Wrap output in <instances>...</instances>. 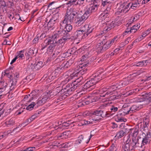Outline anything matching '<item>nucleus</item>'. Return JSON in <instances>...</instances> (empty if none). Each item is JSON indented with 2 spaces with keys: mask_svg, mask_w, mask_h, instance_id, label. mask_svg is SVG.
I'll use <instances>...</instances> for the list:
<instances>
[{
  "mask_svg": "<svg viewBox=\"0 0 151 151\" xmlns=\"http://www.w3.org/2000/svg\"><path fill=\"white\" fill-rule=\"evenodd\" d=\"M40 91L37 90L35 89L30 93V98L29 100V101L30 102L33 99L36 98L40 95Z\"/></svg>",
  "mask_w": 151,
  "mask_h": 151,
  "instance_id": "17",
  "label": "nucleus"
},
{
  "mask_svg": "<svg viewBox=\"0 0 151 151\" xmlns=\"http://www.w3.org/2000/svg\"><path fill=\"white\" fill-rule=\"evenodd\" d=\"M24 50H21L19 52V54L18 55L19 57L22 58L24 57V55L23 53L24 52Z\"/></svg>",
  "mask_w": 151,
  "mask_h": 151,
  "instance_id": "59",
  "label": "nucleus"
},
{
  "mask_svg": "<svg viewBox=\"0 0 151 151\" xmlns=\"http://www.w3.org/2000/svg\"><path fill=\"white\" fill-rule=\"evenodd\" d=\"M91 122L90 121H86V120H83L80 123V125H86L90 124Z\"/></svg>",
  "mask_w": 151,
  "mask_h": 151,
  "instance_id": "50",
  "label": "nucleus"
},
{
  "mask_svg": "<svg viewBox=\"0 0 151 151\" xmlns=\"http://www.w3.org/2000/svg\"><path fill=\"white\" fill-rule=\"evenodd\" d=\"M88 64L85 62L77 66V68L79 69V74L83 75L86 72L87 69L86 68V67L88 66Z\"/></svg>",
  "mask_w": 151,
  "mask_h": 151,
  "instance_id": "13",
  "label": "nucleus"
},
{
  "mask_svg": "<svg viewBox=\"0 0 151 151\" xmlns=\"http://www.w3.org/2000/svg\"><path fill=\"white\" fill-rule=\"evenodd\" d=\"M69 135L68 132H65L61 134H58V138L59 139L67 138Z\"/></svg>",
  "mask_w": 151,
  "mask_h": 151,
  "instance_id": "30",
  "label": "nucleus"
},
{
  "mask_svg": "<svg viewBox=\"0 0 151 151\" xmlns=\"http://www.w3.org/2000/svg\"><path fill=\"white\" fill-rule=\"evenodd\" d=\"M130 34V28H128L125 30L124 32L123 33L122 35L123 37H124V36L127 35V34Z\"/></svg>",
  "mask_w": 151,
  "mask_h": 151,
  "instance_id": "51",
  "label": "nucleus"
},
{
  "mask_svg": "<svg viewBox=\"0 0 151 151\" xmlns=\"http://www.w3.org/2000/svg\"><path fill=\"white\" fill-rule=\"evenodd\" d=\"M104 44V41L101 42H100L98 43L96 45V49L98 50L99 52H103V44Z\"/></svg>",
  "mask_w": 151,
  "mask_h": 151,
  "instance_id": "36",
  "label": "nucleus"
},
{
  "mask_svg": "<svg viewBox=\"0 0 151 151\" xmlns=\"http://www.w3.org/2000/svg\"><path fill=\"white\" fill-rule=\"evenodd\" d=\"M71 124V122H70V121H67L66 122H64L62 124V126L63 127H67L69 126V125L70 124Z\"/></svg>",
  "mask_w": 151,
  "mask_h": 151,
  "instance_id": "54",
  "label": "nucleus"
},
{
  "mask_svg": "<svg viewBox=\"0 0 151 151\" xmlns=\"http://www.w3.org/2000/svg\"><path fill=\"white\" fill-rule=\"evenodd\" d=\"M62 142H58V143H56V144H53L52 145V146L50 148H53L55 146L58 147L60 148H66L68 147L69 145L68 142H65L64 143H62Z\"/></svg>",
  "mask_w": 151,
  "mask_h": 151,
  "instance_id": "24",
  "label": "nucleus"
},
{
  "mask_svg": "<svg viewBox=\"0 0 151 151\" xmlns=\"http://www.w3.org/2000/svg\"><path fill=\"white\" fill-rule=\"evenodd\" d=\"M98 6V5H96L90 7L87 9L82 15L77 11V14L75 16L74 22L75 25L79 27L82 24L91 14L97 10Z\"/></svg>",
  "mask_w": 151,
  "mask_h": 151,
  "instance_id": "1",
  "label": "nucleus"
},
{
  "mask_svg": "<svg viewBox=\"0 0 151 151\" xmlns=\"http://www.w3.org/2000/svg\"><path fill=\"white\" fill-rule=\"evenodd\" d=\"M149 119L145 118L143 122H139L137 126H135V128L130 129L131 132H133L132 137V142L136 141L137 135L138 134L139 131H141L143 135H145L148 132Z\"/></svg>",
  "mask_w": 151,
  "mask_h": 151,
  "instance_id": "2",
  "label": "nucleus"
},
{
  "mask_svg": "<svg viewBox=\"0 0 151 151\" xmlns=\"http://www.w3.org/2000/svg\"><path fill=\"white\" fill-rule=\"evenodd\" d=\"M131 9V7L130 3L125 2L122 4L120 6L119 12L122 13H126Z\"/></svg>",
  "mask_w": 151,
  "mask_h": 151,
  "instance_id": "10",
  "label": "nucleus"
},
{
  "mask_svg": "<svg viewBox=\"0 0 151 151\" xmlns=\"http://www.w3.org/2000/svg\"><path fill=\"white\" fill-rule=\"evenodd\" d=\"M120 96H117L115 95H112L110 96L109 99L111 100H114L119 98Z\"/></svg>",
  "mask_w": 151,
  "mask_h": 151,
  "instance_id": "52",
  "label": "nucleus"
},
{
  "mask_svg": "<svg viewBox=\"0 0 151 151\" xmlns=\"http://www.w3.org/2000/svg\"><path fill=\"white\" fill-rule=\"evenodd\" d=\"M106 88H104L100 89L99 93L101 94L100 96L103 97L107 95H105V93L106 92Z\"/></svg>",
  "mask_w": 151,
  "mask_h": 151,
  "instance_id": "43",
  "label": "nucleus"
},
{
  "mask_svg": "<svg viewBox=\"0 0 151 151\" xmlns=\"http://www.w3.org/2000/svg\"><path fill=\"white\" fill-rule=\"evenodd\" d=\"M126 105H124L123 106V108L121 111L119 112L120 113H122V115H125L126 114H129L130 113V109L129 106H127L126 107Z\"/></svg>",
  "mask_w": 151,
  "mask_h": 151,
  "instance_id": "25",
  "label": "nucleus"
},
{
  "mask_svg": "<svg viewBox=\"0 0 151 151\" xmlns=\"http://www.w3.org/2000/svg\"><path fill=\"white\" fill-rule=\"evenodd\" d=\"M7 7L9 8H12V6H14V3L10 1H9L7 3Z\"/></svg>",
  "mask_w": 151,
  "mask_h": 151,
  "instance_id": "63",
  "label": "nucleus"
},
{
  "mask_svg": "<svg viewBox=\"0 0 151 151\" xmlns=\"http://www.w3.org/2000/svg\"><path fill=\"white\" fill-rule=\"evenodd\" d=\"M140 62L142 67L146 66L148 64L151 63V60H143Z\"/></svg>",
  "mask_w": 151,
  "mask_h": 151,
  "instance_id": "45",
  "label": "nucleus"
},
{
  "mask_svg": "<svg viewBox=\"0 0 151 151\" xmlns=\"http://www.w3.org/2000/svg\"><path fill=\"white\" fill-rule=\"evenodd\" d=\"M136 90V89H134L128 91L127 93V95L128 96H130L133 94L135 93V91Z\"/></svg>",
  "mask_w": 151,
  "mask_h": 151,
  "instance_id": "60",
  "label": "nucleus"
},
{
  "mask_svg": "<svg viewBox=\"0 0 151 151\" xmlns=\"http://www.w3.org/2000/svg\"><path fill=\"white\" fill-rule=\"evenodd\" d=\"M45 103L42 98H40L37 100V103H35L36 106V107H38L39 106L42 105Z\"/></svg>",
  "mask_w": 151,
  "mask_h": 151,
  "instance_id": "44",
  "label": "nucleus"
},
{
  "mask_svg": "<svg viewBox=\"0 0 151 151\" xmlns=\"http://www.w3.org/2000/svg\"><path fill=\"white\" fill-rule=\"evenodd\" d=\"M138 106L136 105H133L131 107H129L130 109V113H133L137 111H138L140 109Z\"/></svg>",
  "mask_w": 151,
  "mask_h": 151,
  "instance_id": "38",
  "label": "nucleus"
},
{
  "mask_svg": "<svg viewBox=\"0 0 151 151\" xmlns=\"http://www.w3.org/2000/svg\"><path fill=\"white\" fill-rule=\"evenodd\" d=\"M34 53L33 50H30L29 52L27 53L26 52L25 53L26 56L28 55L30 56L32 55V54Z\"/></svg>",
  "mask_w": 151,
  "mask_h": 151,
  "instance_id": "64",
  "label": "nucleus"
},
{
  "mask_svg": "<svg viewBox=\"0 0 151 151\" xmlns=\"http://www.w3.org/2000/svg\"><path fill=\"white\" fill-rule=\"evenodd\" d=\"M93 29V27L91 26L90 24H86L82 27L81 30L84 34H87V37H88L90 34L92 32Z\"/></svg>",
  "mask_w": 151,
  "mask_h": 151,
  "instance_id": "12",
  "label": "nucleus"
},
{
  "mask_svg": "<svg viewBox=\"0 0 151 151\" xmlns=\"http://www.w3.org/2000/svg\"><path fill=\"white\" fill-rule=\"evenodd\" d=\"M122 113H119L117 114L115 117V120L117 122H126L127 120L126 119L123 118L122 116Z\"/></svg>",
  "mask_w": 151,
  "mask_h": 151,
  "instance_id": "26",
  "label": "nucleus"
},
{
  "mask_svg": "<svg viewBox=\"0 0 151 151\" xmlns=\"http://www.w3.org/2000/svg\"><path fill=\"white\" fill-rule=\"evenodd\" d=\"M107 16L108 14L103 12L100 15L99 17L100 18H102V20H103L105 19Z\"/></svg>",
  "mask_w": 151,
  "mask_h": 151,
  "instance_id": "53",
  "label": "nucleus"
},
{
  "mask_svg": "<svg viewBox=\"0 0 151 151\" xmlns=\"http://www.w3.org/2000/svg\"><path fill=\"white\" fill-rule=\"evenodd\" d=\"M58 39L57 37L55 36V35L54 34L51 37H49L46 40H45L44 42L46 45L45 46H42V48L41 50H43L46 47L47 45L53 44L56 45L57 44V41Z\"/></svg>",
  "mask_w": 151,
  "mask_h": 151,
  "instance_id": "9",
  "label": "nucleus"
},
{
  "mask_svg": "<svg viewBox=\"0 0 151 151\" xmlns=\"http://www.w3.org/2000/svg\"><path fill=\"white\" fill-rule=\"evenodd\" d=\"M39 112L37 113H36L33 115L29 119L26 120L25 122V123H27V124H28L34 120L38 116V115L39 114Z\"/></svg>",
  "mask_w": 151,
  "mask_h": 151,
  "instance_id": "33",
  "label": "nucleus"
},
{
  "mask_svg": "<svg viewBox=\"0 0 151 151\" xmlns=\"http://www.w3.org/2000/svg\"><path fill=\"white\" fill-rule=\"evenodd\" d=\"M82 79L83 77H80L72 83H69L67 84V87H66V91H68V93L73 94L74 91L82 84L83 82Z\"/></svg>",
  "mask_w": 151,
  "mask_h": 151,
  "instance_id": "5",
  "label": "nucleus"
},
{
  "mask_svg": "<svg viewBox=\"0 0 151 151\" xmlns=\"http://www.w3.org/2000/svg\"><path fill=\"white\" fill-rule=\"evenodd\" d=\"M78 70L77 68H76V69H73L72 70V73L70 74V76H68L71 79H72L73 77L77 76L79 74Z\"/></svg>",
  "mask_w": 151,
  "mask_h": 151,
  "instance_id": "29",
  "label": "nucleus"
},
{
  "mask_svg": "<svg viewBox=\"0 0 151 151\" xmlns=\"http://www.w3.org/2000/svg\"><path fill=\"white\" fill-rule=\"evenodd\" d=\"M67 86V84L65 86H62L61 87L60 86H58L56 87L55 89L54 90L53 92H52L53 94L54 92L58 93V95L60 94L61 96L60 97V98L62 97L65 98L66 96H67L70 95L72 94V93H68V91L67 90L66 87ZM57 94V93H55Z\"/></svg>",
  "mask_w": 151,
  "mask_h": 151,
  "instance_id": "6",
  "label": "nucleus"
},
{
  "mask_svg": "<svg viewBox=\"0 0 151 151\" xmlns=\"http://www.w3.org/2000/svg\"><path fill=\"white\" fill-rule=\"evenodd\" d=\"M100 1L101 0H93V4L91 6L93 5H98V6H97L98 9V7L99 6V3H100Z\"/></svg>",
  "mask_w": 151,
  "mask_h": 151,
  "instance_id": "55",
  "label": "nucleus"
},
{
  "mask_svg": "<svg viewBox=\"0 0 151 151\" xmlns=\"http://www.w3.org/2000/svg\"><path fill=\"white\" fill-rule=\"evenodd\" d=\"M122 23V22L120 20H119L116 22H108L106 23H104L103 24V32L107 33L109 31L114 28L115 26H118L121 25Z\"/></svg>",
  "mask_w": 151,
  "mask_h": 151,
  "instance_id": "7",
  "label": "nucleus"
},
{
  "mask_svg": "<svg viewBox=\"0 0 151 151\" xmlns=\"http://www.w3.org/2000/svg\"><path fill=\"white\" fill-rule=\"evenodd\" d=\"M61 27H60L59 30H56L55 33L54 34L55 36L57 37L58 39L60 37H62L65 36H68L69 35L68 33H67V32H66L65 30H64L63 28H61Z\"/></svg>",
  "mask_w": 151,
  "mask_h": 151,
  "instance_id": "15",
  "label": "nucleus"
},
{
  "mask_svg": "<svg viewBox=\"0 0 151 151\" xmlns=\"http://www.w3.org/2000/svg\"><path fill=\"white\" fill-rule=\"evenodd\" d=\"M118 110V108L114 106H111L109 109V112L111 114H114L115 112L117 111Z\"/></svg>",
  "mask_w": 151,
  "mask_h": 151,
  "instance_id": "40",
  "label": "nucleus"
},
{
  "mask_svg": "<svg viewBox=\"0 0 151 151\" xmlns=\"http://www.w3.org/2000/svg\"><path fill=\"white\" fill-rule=\"evenodd\" d=\"M125 134L126 132L125 129L121 130L117 133L115 137V139H116L117 138H120Z\"/></svg>",
  "mask_w": 151,
  "mask_h": 151,
  "instance_id": "34",
  "label": "nucleus"
},
{
  "mask_svg": "<svg viewBox=\"0 0 151 151\" xmlns=\"http://www.w3.org/2000/svg\"><path fill=\"white\" fill-rule=\"evenodd\" d=\"M143 96L145 100L148 101L149 102L151 101V92L146 93L145 95H143Z\"/></svg>",
  "mask_w": 151,
  "mask_h": 151,
  "instance_id": "41",
  "label": "nucleus"
},
{
  "mask_svg": "<svg viewBox=\"0 0 151 151\" xmlns=\"http://www.w3.org/2000/svg\"><path fill=\"white\" fill-rule=\"evenodd\" d=\"M142 98H144L143 95L142 96H139L138 97L135 98L134 99L136 102H140L144 101Z\"/></svg>",
  "mask_w": 151,
  "mask_h": 151,
  "instance_id": "47",
  "label": "nucleus"
},
{
  "mask_svg": "<svg viewBox=\"0 0 151 151\" xmlns=\"http://www.w3.org/2000/svg\"><path fill=\"white\" fill-rule=\"evenodd\" d=\"M145 136L144 135L142 134V137L138 136L137 138H136V141L137 140V142L139 141H142V142H144V141H146L147 142H148V141H150V139L151 138V134L150 132H148L145 135Z\"/></svg>",
  "mask_w": 151,
  "mask_h": 151,
  "instance_id": "16",
  "label": "nucleus"
},
{
  "mask_svg": "<svg viewBox=\"0 0 151 151\" xmlns=\"http://www.w3.org/2000/svg\"><path fill=\"white\" fill-rule=\"evenodd\" d=\"M55 46V45L53 44L50 45L47 49V53L50 54V52L52 53L53 52Z\"/></svg>",
  "mask_w": 151,
  "mask_h": 151,
  "instance_id": "42",
  "label": "nucleus"
},
{
  "mask_svg": "<svg viewBox=\"0 0 151 151\" xmlns=\"http://www.w3.org/2000/svg\"><path fill=\"white\" fill-rule=\"evenodd\" d=\"M140 16L138 14H136L131 18L130 20H132L133 22H135L139 18Z\"/></svg>",
  "mask_w": 151,
  "mask_h": 151,
  "instance_id": "48",
  "label": "nucleus"
},
{
  "mask_svg": "<svg viewBox=\"0 0 151 151\" xmlns=\"http://www.w3.org/2000/svg\"><path fill=\"white\" fill-rule=\"evenodd\" d=\"M95 101L93 96H88L87 98H86V100L84 103L86 104H88L89 103Z\"/></svg>",
  "mask_w": 151,
  "mask_h": 151,
  "instance_id": "32",
  "label": "nucleus"
},
{
  "mask_svg": "<svg viewBox=\"0 0 151 151\" xmlns=\"http://www.w3.org/2000/svg\"><path fill=\"white\" fill-rule=\"evenodd\" d=\"M140 27V24H137L134 25L132 27L130 28V33H135L139 29Z\"/></svg>",
  "mask_w": 151,
  "mask_h": 151,
  "instance_id": "31",
  "label": "nucleus"
},
{
  "mask_svg": "<svg viewBox=\"0 0 151 151\" xmlns=\"http://www.w3.org/2000/svg\"><path fill=\"white\" fill-rule=\"evenodd\" d=\"M65 24L63 25H62L61 22L60 23V26L61 27L63 28L64 27V30H66V32H67V33L68 32H70L73 29V27L72 25L70 24L69 23H64Z\"/></svg>",
  "mask_w": 151,
  "mask_h": 151,
  "instance_id": "23",
  "label": "nucleus"
},
{
  "mask_svg": "<svg viewBox=\"0 0 151 151\" xmlns=\"http://www.w3.org/2000/svg\"><path fill=\"white\" fill-rule=\"evenodd\" d=\"M92 119L94 121H98L108 115L106 112L104 113L102 110H96L93 113Z\"/></svg>",
  "mask_w": 151,
  "mask_h": 151,
  "instance_id": "8",
  "label": "nucleus"
},
{
  "mask_svg": "<svg viewBox=\"0 0 151 151\" xmlns=\"http://www.w3.org/2000/svg\"><path fill=\"white\" fill-rule=\"evenodd\" d=\"M117 37L116 36L113 38L111 40H109L108 41L105 42V41L104 40V44H103V52L106 50L109 49L110 47L113 45L115 42H116L117 40Z\"/></svg>",
  "mask_w": 151,
  "mask_h": 151,
  "instance_id": "11",
  "label": "nucleus"
},
{
  "mask_svg": "<svg viewBox=\"0 0 151 151\" xmlns=\"http://www.w3.org/2000/svg\"><path fill=\"white\" fill-rule=\"evenodd\" d=\"M69 36H65L59 39L57 41V44H64L68 40H69Z\"/></svg>",
  "mask_w": 151,
  "mask_h": 151,
  "instance_id": "28",
  "label": "nucleus"
},
{
  "mask_svg": "<svg viewBox=\"0 0 151 151\" xmlns=\"http://www.w3.org/2000/svg\"><path fill=\"white\" fill-rule=\"evenodd\" d=\"M70 80V78L68 77L66 78L65 79L62 81L60 83V84H59V85L60 84L61 85H62V86H65V85H64L67 83ZM66 85H65L66 86Z\"/></svg>",
  "mask_w": 151,
  "mask_h": 151,
  "instance_id": "49",
  "label": "nucleus"
},
{
  "mask_svg": "<svg viewBox=\"0 0 151 151\" xmlns=\"http://www.w3.org/2000/svg\"><path fill=\"white\" fill-rule=\"evenodd\" d=\"M7 137L6 134L5 133L0 134V140H3L5 139Z\"/></svg>",
  "mask_w": 151,
  "mask_h": 151,
  "instance_id": "58",
  "label": "nucleus"
},
{
  "mask_svg": "<svg viewBox=\"0 0 151 151\" xmlns=\"http://www.w3.org/2000/svg\"><path fill=\"white\" fill-rule=\"evenodd\" d=\"M106 88V89L107 92L105 93V95H108L113 94L114 92L116 89L117 87L115 86L112 85L107 86Z\"/></svg>",
  "mask_w": 151,
  "mask_h": 151,
  "instance_id": "21",
  "label": "nucleus"
},
{
  "mask_svg": "<svg viewBox=\"0 0 151 151\" xmlns=\"http://www.w3.org/2000/svg\"><path fill=\"white\" fill-rule=\"evenodd\" d=\"M0 5L1 8H2V7H7V4L4 1L0 2Z\"/></svg>",
  "mask_w": 151,
  "mask_h": 151,
  "instance_id": "61",
  "label": "nucleus"
},
{
  "mask_svg": "<svg viewBox=\"0 0 151 151\" xmlns=\"http://www.w3.org/2000/svg\"><path fill=\"white\" fill-rule=\"evenodd\" d=\"M43 63L42 61H38L35 63V65L33 68H35V70H38L43 66Z\"/></svg>",
  "mask_w": 151,
  "mask_h": 151,
  "instance_id": "35",
  "label": "nucleus"
},
{
  "mask_svg": "<svg viewBox=\"0 0 151 151\" xmlns=\"http://www.w3.org/2000/svg\"><path fill=\"white\" fill-rule=\"evenodd\" d=\"M35 148L34 147H31L28 148H27L26 149H25L23 151H33L35 150Z\"/></svg>",
  "mask_w": 151,
  "mask_h": 151,
  "instance_id": "62",
  "label": "nucleus"
},
{
  "mask_svg": "<svg viewBox=\"0 0 151 151\" xmlns=\"http://www.w3.org/2000/svg\"><path fill=\"white\" fill-rule=\"evenodd\" d=\"M136 142H126V143L123 146L124 151H130L132 150L134 147L135 145L137 143Z\"/></svg>",
  "mask_w": 151,
  "mask_h": 151,
  "instance_id": "14",
  "label": "nucleus"
},
{
  "mask_svg": "<svg viewBox=\"0 0 151 151\" xmlns=\"http://www.w3.org/2000/svg\"><path fill=\"white\" fill-rule=\"evenodd\" d=\"M98 73L94 74L91 78L84 85L83 88L85 90L89 91L93 89L95 87V85L99 81L102 80L101 74Z\"/></svg>",
  "mask_w": 151,
  "mask_h": 151,
  "instance_id": "3",
  "label": "nucleus"
},
{
  "mask_svg": "<svg viewBox=\"0 0 151 151\" xmlns=\"http://www.w3.org/2000/svg\"><path fill=\"white\" fill-rule=\"evenodd\" d=\"M38 35H37L34 38V39L33 40L32 42L33 43L37 44L38 43L39 40V36H38Z\"/></svg>",
  "mask_w": 151,
  "mask_h": 151,
  "instance_id": "57",
  "label": "nucleus"
},
{
  "mask_svg": "<svg viewBox=\"0 0 151 151\" xmlns=\"http://www.w3.org/2000/svg\"><path fill=\"white\" fill-rule=\"evenodd\" d=\"M7 86V83H5V85L3 87L0 88V93H1L6 90Z\"/></svg>",
  "mask_w": 151,
  "mask_h": 151,
  "instance_id": "56",
  "label": "nucleus"
},
{
  "mask_svg": "<svg viewBox=\"0 0 151 151\" xmlns=\"http://www.w3.org/2000/svg\"><path fill=\"white\" fill-rule=\"evenodd\" d=\"M58 22V20L57 19V17L55 15H54L49 20L47 24V27L48 28L52 27L55 24Z\"/></svg>",
  "mask_w": 151,
  "mask_h": 151,
  "instance_id": "18",
  "label": "nucleus"
},
{
  "mask_svg": "<svg viewBox=\"0 0 151 151\" xmlns=\"http://www.w3.org/2000/svg\"><path fill=\"white\" fill-rule=\"evenodd\" d=\"M131 40V37H129L128 38H127L125 40L124 42H122L120 44V45L121 46V47L120 46V47L122 48L123 47V46L127 44Z\"/></svg>",
  "mask_w": 151,
  "mask_h": 151,
  "instance_id": "46",
  "label": "nucleus"
},
{
  "mask_svg": "<svg viewBox=\"0 0 151 151\" xmlns=\"http://www.w3.org/2000/svg\"><path fill=\"white\" fill-rule=\"evenodd\" d=\"M15 122L14 119L12 118L9 119H7L5 122V124L6 125L7 127H11L14 125Z\"/></svg>",
  "mask_w": 151,
  "mask_h": 151,
  "instance_id": "27",
  "label": "nucleus"
},
{
  "mask_svg": "<svg viewBox=\"0 0 151 151\" xmlns=\"http://www.w3.org/2000/svg\"><path fill=\"white\" fill-rule=\"evenodd\" d=\"M131 6V9L136 10L140 6L141 0H136L129 2Z\"/></svg>",
  "mask_w": 151,
  "mask_h": 151,
  "instance_id": "19",
  "label": "nucleus"
},
{
  "mask_svg": "<svg viewBox=\"0 0 151 151\" xmlns=\"http://www.w3.org/2000/svg\"><path fill=\"white\" fill-rule=\"evenodd\" d=\"M69 67L70 66L67 63V61L65 60L63 61L61 64L60 68L61 69H63Z\"/></svg>",
  "mask_w": 151,
  "mask_h": 151,
  "instance_id": "39",
  "label": "nucleus"
},
{
  "mask_svg": "<svg viewBox=\"0 0 151 151\" xmlns=\"http://www.w3.org/2000/svg\"><path fill=\"white\" fill-rule=\"evenodd\" d=\"M75 35L76 36L77 38L82 39L87 37V34H84L81 30H77L75 33Z\"/></svg>",
  "mask_w": 151,
  "mask_h": 151,
  "instance_id": "22",
  "label": "nucleus"
},
{
  "mask_svg": "<svg viewBox=\"0 0 151 151\" xmlns=\"http://www.w3.org/2000/svg\"><path fill=\"white\" fill-rule=\"evenodd\" d=\"M57 93L53 94L52 92H47L45 93L44 95L42 98L45 103L48 101L51 98L54 96H55Z\"/></svg>",
  "mask_w": 151,
  "mask_h": 151,
  "instance_id": "20",
  "label": "nucleus"
},
{
  "mask_svg": "<svg viewBox=\"0 0 151 151\" xmlns=\"http://www.w3.org/2000/svg\"><path fill=\"white\" fill-rule=\"evenodd\" d=\"M77 14V11H74L73 9H71V11H67L65 15L63 17V19L61 21L62 25L65 24L64 23L72 24L74 22L75 15Z\"/></svg>",
  "mask_w": 151,
  "mask_h": 151,
  "instance_id": "4",
  "label": "nucleus"
},
{
  "mask_svg": "<svg viewBox=\"0 0 151 151\" xmlns=\"http://www.w3.org/2000/svg\"><path fill=\"white\" fill-rule=\"evenodd\" d=\"M36 104L34 102H32L30 104L26 107V109L27 110L30 111L32 110L34 108L36 109L37 107H36Z\"/></svg>",
  "mask_w": 151,
  "mask_h": 151,
  "instance_id": "37",
  "label": "nucleus"
}]
</instances>
